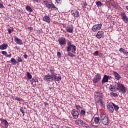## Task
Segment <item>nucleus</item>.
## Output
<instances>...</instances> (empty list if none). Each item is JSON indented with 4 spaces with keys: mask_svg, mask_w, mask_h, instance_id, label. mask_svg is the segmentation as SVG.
I'll list each match as a JSON object with an SVG mask.
<instances>
[{
    "mask_svg": "<svg viewBox=\"0 0 128 128\" xmlns=\"http://www.w3.org/2000/svg\"><path fill=\"white\" fill-rule=\"evenodd\" d=\"M110 94L111 96H114V98H118V94L116 93H114V92H110Z\"/></svg>",
    "mask_w": 128,
    "mask_h": 128,
    "instance_id": "7c9ffc66",
    "label": "nucleus"
},
{
    "mask_svg": "<svg viewBox=\"0 0 128 128\" xmlns=\"http://www.w3.org/2000/svg\"><path fill=\"white\" fill-rule=\"evenodd\" d=\"M101 122L104 126H108V118H105L104 120L101 121Z\"/></svg>",
    "mask_w": 128,
    "mask_h": 128,
    "instance_id": "6ab92c4d",
    "label": "nucleus"
},
{
    "mask_svg": "<svg viewBox=\"0 0 128 128\" xmlns=\"http://www.w3.org/2000/svg\"><path fill=\"white\" fill-rule=\"evenodd\" d=\"M102 24H95L92 26V30L94 32H96L98 30H100L102 28Z\"/></svg>",
    "mask_w": 128,
    "mask_h": 128,
    "instance_id": "20e7f679",
    "label": "nucleus"
},
{
    "mask_svg": "<svg viewBox=\"0 0 128 128\" xmlns=\"http://www.w3.org/2000/svg\"><path fill=\"white\" fill-rule=\"evenodd\" d=\"M8 48V44H3L1 46H0V50H6Z\"/></svg>",
    "mask_w": 128,
    "mask_h": 128,
    "instance_id": "aec40b11",
    "label": "nucleus"
},
{
    "mask_svg": "<svg viewBox=\"0 0 128 128\" xmlns=\"http://www.w3.org/2000/svg\"><path fill=\"white\" fill-rule=\"evenodd\" d=\"M8 34H12V30H10V28H8Z\"/></svg>",
    "mask_w": 128,
    "mask_h": 128,
    "instance_id": "a18cd8bd",
    "label": "nucleus"
},
{
    "mask_svg": "<svg viewBox=\"0 0 128 128\" xmlns=\"http://www.w3.org/2000/svg\"><path fill=\"white\" fill-rule=\"evenodd\" d=\"M43 20L46 22H50V16H45L43 17Z\"/></svg>",
    "mask_w": 128,
    "mask_h": 128,
    "instance_id": "a211bd4d",
    "label": "nucleus"
},
{
    "mask_svg": "<svg viewBox=\"0 0 128 128\" xmlns=\"http://www.w3.org/2000/svg\"><path fill=\"white\" fill-rule=\"evenodd\" d=\"M102 80V75L99 73H98L96 75H95L94 78L92 80V82L94 84H96L98 82Z\"/></svg>",
    "mask_w": 128,
    "mask_h": 128,
    "instance_id": "39448f33",
    "label": "nucleus"
},
{
    "mask_svg": "<svg viewBox=\"0 0 128 128\" xmlns=\"http://www.w3.org/2000/svg\"><path fill=\"white\" fill-rule=\"evenodd\" d=\"M108 82V75H104V78L102 80V84L106 83V82Z\"/></svg>",
    "mask_w": 128,
    "mask_h": 128,
    "instance_id": "f3484780",
    "label": "nucleus"
},
{
    "mask_svg": "<svg viewBox=\"0 0 128 128\" xmlns=\"http://www.w3.org/2000/svg\"><path fill=\"white\" fill-rule=\"evenodd\" d=\"M100 122H102V120H104V118H108L106 115L100 114Z\"/></svg>",
    "mask_w": 128,
    "mask_h": 128,
    "instance_id": "c85d7f7f",
    "label": "nucleus"
},
{
    "mask_svg": "<svg viewBox=\"0 0 128 128\" xmlns=\"http://www.w3.org/2000/svg\"><path fill=\"white\" fill-rule=\"evenodd\" d=\"M10 62H12V64H13V65L16 64V63L18 62H16V59H14V58H12L10 60Z\"/></svg>",
    "mask_w": 128,
    "mask_h": 128,
    "instance_id": "cd10ccee",
    "label": "nucleus"
},
{
    "mask_svg": "<svg viewBox=\"0 0 128 128\" xmlns=\"http://www.w3.org/2000/svg\"><path fill=\"white\" fill-rule=\"evenodd\" d=\"M14 98L16 100H17L18 102H20V98L16 96H14Z\"/></svg>",
    "mask_w": 128,
    "mask_h": 128,
    "instance_id": "f704fd0d",
    "label": "nucleus"
},
{
    "mask_svg": "<svg viewBox=\"0 0 128 128\" xmlns=\"http://www.w3.org/2000/svg\"><path fill=\"white\" fill-rule=\"evenodd\" d=\"M98 101H99L101 106H104V103L102 102V98L100 96H98Z\"/></svg>",
    "mask_w": 128,
    "mask_h": 128,
    "instance_id": "393cba45",
    "label": "nucleus"
},
{
    "mask_svg": "<svg viewBox=\"0 0 128 128\" xmlns=\"http://www.w3.org/2000/svg\"><path fill=\"white\" fill-rule=\"evenodd\" d=\"M58 42H59V44L61 46H64L66 44V38L64 37H61L58 40Z\"/></svg>",
    "mask_w": 128,
    "mask_h": 128,
    "instance_id": "423d86ee",
    "label": "nucleus"
},
{
    "mask_svg": "<svg viewBox=\"0 0 128 128\" xmlns=\"http://www.w3.org/2000/svg\"><path fill=\"white\" fill-rule=\"evenodd\" d=\"M20 112H22V114H23V116H24V108L22 107L20 108Z\"/></svg>",
    "mask_w": 128,
    "mask_h": 128,
    "instance_id": "4c0bfd02",
    "label": "nucleus"
},
{
    "mask_svg": "<svg viewBox=\"0 0 128 128\" xmlns=\"http://www.w3.org/2000/svg\"><path fill=\"white\" fill-rule=\"evenodd\" d=\"M26 10L29 12H32V8H30V6H26Z\"/></svg>",
    "mask_w": 128,
    "mask_h": 128,
    "instance_id": "b1692460",
    "label": "nucleus"
},
{
    "mask_svg": "<svg viewBox=\"0 0 128 128\" xmlns=\"http://www.w3.org/2000/svg\"><path fill=\"white\" fill-rule=\"evenodd\" d=\"M11 32H14V28H12Z\"/></svg>",
    "mask_w": 128,
    "mask_h": 128,
    "instance_id": "13d9d810",
    "label": "nucleus"
},
{
    "mask_svg": "<svg viewBox=\"0 0 128 128\" xmlns=\"http://www.w3.org/2000/svg\"><path fill=\"white\" fill-rule=\"evenodd\" d=\"M124 56H128V52H126L125 51V52H124Z\"/></svg>",
    "mask_w": 128,
    "mask_h": 128,
    "instance_id": "3c124183",
    "label": "nucleus"
},
{
    "mask_svg": "<svg viewBox=\"0 0 128 128\" xmlns=\"http://www.w3.org/2000/svg\"><path fill=\"white\" fill-rule=\"evenodd\" d=\"M24 58H28V54H24Z\"/></svg>",
    "mask_w": 128,
    "mask_h": 128,
    "instance_id": "864d4df0",
    "label": "nucleus"
},
{
    "mask_svg": "<svg viewBox=\"0 0 128 128\" xmlns=\"http://www.w3.org/2000/svg\"><path fill=\"white\" fill-rule=\"evenodd\" d=\"M80 114L82 116H85L86 115V111L84 110H82L80 112Z\"/></svg>",
    "mask_w": 128,
    "mask_h": 128,
    "instance_id": "ea45409f",
    "label": "nucleus"
},
{
    "mask_svg": "<svg viewBox=\"0 0 128 128\" xmlns=\"http://www.w3.org/2000/svg\"><path fill=\"white\" fill-rule=\"evenodd\" d=\"M120 16H122V20H124L126 24H128V16H126V13L122 12L120 13Z\"/></svg>",
    "mask_w": 128,
    "mask_h": 128,
    "instance_id": "1a4fd4ad",
    "label": "nucleus"
},
{
    "mask_svg": "<svg viewBox=\"0 0 128 128\" xmlns=\"http://www.w3.org/2000/svg\"><path fill=\"white\" fill-rule=\"evenodd\" d=\"M34 82H36L34 79H32V80H30L31 84H34Z\"/></svg>",
    "mask_w": 128,
    "mask_h": 128,
    "instance_id": "8fccbe9b",
    "label": "nucleus"
},
{
    "mask_svg": "<svg viewBox=\"0 0 128 128\" xmlns=\"http://www.w3.org/2000/svg\"><path fill=\"white\" fill-rule=\"evenodd\" d=\"M62 80V76H58L56 78V76L54 74H48L47 75L44 76V80L46 82H60Z\"/></svg>",
    "mask_w": 128,
    "mask_h": 128,
    "instance_id": "f257e3e1",
    "label": "nucleus"
},
{
    "mask_svg": "<svg viewBox=\"0 0 128 128\" xmlns=\"http://www.w3.org/2000/svg\"><path fill=\"white\" fill-rule=\"evenodd\" d=\"M112 104L113 105L114 110L116 112H118V108H120V107H118V105H116V104H114V103H112Z\"/></svg>",
    "mask_w": 128,
    "mask_h": 128,
    "instance_id": "bb28decb",
    "label": "nucleus"
},
{
    "mask_svg": "<svg viewBox=\"0 0 128 128\" xmlns=\"http://www.w3.org/2000/svg\"><path fill=\"white\" fill-rule=\"evenodd\" d=\"M113 74L116 80H120V79L122 78V76H120V74H118V72L114 71L113 72Z\"/></svg>",
    "mask_w": 128,
    "mask_h": 128,
    "instance_id": "dca6fc26",
    "label": "nucleus"
},
{
    "mask_svg": "<svg viewBox=\"0 0 128 128\" xmlns=\"http://www.w3.org/2000/svg\"><path fill=\"white\" fill-rule=\"evenodd\" d=\"M84 6H88V4L86 3H85L84 4Z\"/></svg>",
    "mask_w": 128,
    "mask_h": 128,
    "instance_id": "6e6d98bb",
    "label": "nucleus"
},
{
    "mask_svg": "<svg viewBox=\"0 0 128 128\" xmlns=\"http://www.w3.org/2000/svg\"><path fill=\"white\" fill-rule=\"evenodd\" d=\"M66 30L67 32H70V34H72V32H74V26H69L67 27Z\"/></svg>",
    "mask_w": 128,
    "mask_h": 128,
    "instance_id": "4468645a",
    "label": "nucleus"
},
{
    "mask_svg": "<svg viewBox=\"0 0 128 128\" xmlns=\"http://www.w3.org/2000/svg\"><path fill=\"white\" fill-rule=\"evenodd\" d=\"M26 76L28 80H32V76L30 73V72H26Z\"/></svg>",
    "mask_w": 128,
    "mask_h": 128,
    "instance_id": "a878e982",
    "label": "nucleus"
},
{
    "mask_svg": "<svg viewBox=\"0 0 128 128\" xmlns=\"http://www.w3.org/2000/svg\"><path fill=\"white\" fill-rule=\"evenodd\" d=\"M56 2H58V4H60V2H62V0H56Z\"/></svg>",
    "mask_w": 128,
    "mask_h": 128,
    "instance_id": "09e8293b",
    "label": "nucleus"
},
{
    "mask_svg": "<svg viewBox=\"0 0 128 128\" xmlns=\"http://www.w3.org/2000/svg\"><path fill=\"white\" fill-rule=\"evenodd\" d=\"M68 56H71L72 58H74V56H76V55L72 54V53L70 52H68Z\"/></svg>",
    "mask_w": 128,
    "mask_h": 128,
    "instance_id": "473e14b6",
    "label": "nucleus"
},
{
    "mask_svg": "<svg viewBox=\"0 0 128 128\" xmlns=\"http://www.w3.org/2000/svg\"><path fill=\"white\" fill-rule=\"evenodd\" d=\"M68 46L66 47V52H70L72 48V52L76 54V46L72 44V42L68 41L67 42Z\"/></svg>",
    "mask_w": 128,
    "mask_h": 128,
    "instance_id": "f03ea898",
    "label": "nucleus"
},
{
    "mask_svg": "<svg viewBox=\"0 0 128 128\" xmlns=\"http://www.w3.org/2000/svg\"><path fill=\"white\" fill-rule=\"evenodd\" d=\"M8 6H10V4H9Z\"/></svg>",
    "mask_w": 128,
    "mask_h": 128,
    "instance_id": "680f3d73",
    "label": "nucleus"
},
{
    "mask_svg": "<svg viewBox=\"0 0 128 128\" xmlns=\"http://www.w3.org/2000/svg\"><path fill=\"white\" fill-rule=\"evenodd\" d=\"M119 52H123V54H124V52H126V50L124 48H120L119 50Z\"/></svg>",
    "mask_w": 128,
    "mask_h": 128,
    "instance_id": "72a5a7b5",
    "label": "nucleus"
},
{
    "mask_svg": "<svg viewBox=\"0 0 128 128\" xmlns=\"http://www.w3.org/2000/svg\"><path fill=\"white\" fill-rule=\"evenodd\" d=\"M34 2H38V0H34Z\"/></svg>",
    "mask_w": 128,
    "mask_h": 128,
    "instance_id": "4d7b16f0",
    "label": "nucleus"
},
{
    "mask_svg": "<svg viewBox=\"0 0 128 128\" xmlns=\"http://www.w3.org/2000/svg\"><path fill=\"white\" fill-rule=\"evenodd\" d=\"M14 40L17 44H19L20 46H22V40L18 38V37H14Z\"/></svg>",
    "mask_w": 128,
    "mask_h": 128,
    "instance_id": "f8f14e48",
    "label": "nucleus"
},
{
    "mask_svg": "<svg viewBox=\"0 0 128 128\" xmlns=\"http://www.w3.org/2000/svg\"><path fill=\"white\" fill-rule=\"evenodd\" d=\"M100 120V117H96L94 118V122L95 124H98Z\"/></svg>",
    "mask_w": 128,
    "mask_h": 128,
    "instance_id": "c756f323",
    "label": "nucleus"
},
{
    "mask_svg": "<svg viewBox=\"0 0 128 128\" xmlns=\"http://www.w3.org/2000/svg\"><path fill=\"white\" fill-rule=\"evenodd\" d=\"M43 0V2H46V0Z\"/></svg>",
    "mask_w": 128,
    "mask_h": 128,
    "instance_id": "bf43d9fd",
    "label": "nucleus"
},
{
    "mask_svg": "<svg viewBox=\"0 0 128 128\" xmlns=\"http://www.w3.org/2000/svg\"><path fill=\"white\" fill-rule=\"evenodd\" d=\"M0 120L2 124H4L6 128H8V121H6V120H4L2 118H0Z\"/></svg>",
    "mask_w": 128,
    "mask_h": 128,
    "instance_id": "2eb2a0df",
    "label": "nucleus"
},
{
    "mask_svg": "<svg viewBox=\"0 0 128 128\" xmlns=\"http://www.w3.org/2000/svg\"><path fill=\"white\" fill-rule=\"evenodd\" d=\"M28 30H30V32L32 30V27H28Z\"/></svg>",
    "mask_w": 128,
    "mask_h": 128,
    "instance_id": "de8ad7c7",
    "label": "nucleus"
},
{
    "mask_svg": "<svg viewBox=\"0 0 128 128\" xmlns=\"http://www.w3.org/2000/svg\"><path fill=\"white\" fill-rule=\"evenodd\" d=\"M126 10H127V12H128V6H126Z\"/></svg>",
    "mask_w": 128,
    "mask_h": 128,
    "instance_id": "5fc2aeb1",
    "label": "nucleus"
},
{
    "mask_svg": "<svg viewBox=\"0 0 128 128\" xmlns=\"http://www.w3.org/2000/svg\"><path fill=\"white\" fill-rule=\"evenodd\" d=\"M2 54L5 56L6 58H10L12 56V54L10 53L9 54H8V53L6 51H2Z\"/></svg>",
    "mask_w": 128,
    "mask_h": 128,
    "instance_id": "412c9836",
    "label": "nucleus"
},
{
    "mask_svg": "<svg viewBox=\"0 0 128 128\" xmlns=\"http://www.w3.org/2000/svg\"><path fill=\"white\" fill-rule=\"evenodd\" d=\"M71 114L74 118H78V110H76V109H74L72 110L71 112Z\"/></svg>",
    "mask_w": 128,
    "mask_h": 128,
    "instance_id": "6e6552de",
    "label": "nucleus"
},
{
    "mask_svg": "<svg viewBox=\"0 0 128 128\" xmlns=\"http://www.w3.org/2000/svg\"><path fill=\"white\" fill-rule=\"evenodd\" d=\"M72 14H74V16L76 18H78L80 16V12L78 10H73L72 11Z\"/></svg>",
    "mask_w": 128,
    "mask_h": 128,
    "instance_id": "ddd939ff",
    "label": "nucleus"
},
{
    "mask_svg": "<svg viewBox=\"0 0 128 128\" xmlns=\"http://www.w3.org/2000/svg\"><path fill=\"white\" fill-rule=\"evenodd\" d=\"M51 74H54V68H50V69Z\"/></svg>",
    "mask_w": 128,
    "mask_h": 128,
    "instance_id": "e433bc0d",
    "label": "nucleus"
},
{
    "mask_svg": "<svg viewBox=\"0 0 128 128\" xmlns=\"http://www.w3.org/2000/svg\"><path fill=\"white\" fill-rule=\"evenodd\" d=\"M57 56L58 58H62V53H60V52H57Z\"/></svg>",
    "mask_w": 128,
    "mask_h": 128,
    "instance_id": "c9c22d12",
    "label": "nucleus"
},
{
    "mask_svg": "<svg viewBox=\"0 0 128 128\" xmlns=\"http://www.w3.org/2000/svg\"><path fill=\"white\" fill-rule=\"evenodd\" d=\"M96 4L97 6L100 7V6H102V2H100V1H98V2H96Z\"/></svg>",
    "mask_w": 128,
    "mask_h": 128,
    "instance_id": "2f4dec72",
    "label": "nucleus"
},
{
    "mask_svg": "<svg viewBox=\"0 0 128 128\" xmlns=\"http://www.w3.org/2000/svg\"><path fill=\"white\" fill-rule=\"evenodd\" d=\"M98 92H102V91H99Z\"/></svg>",
    "mask_w": 128,
    "mask_h": 128,
    "instance_id": "052dcab7",
    "label": "nucleus"
},
{
    "mask_svg": "<svg viewBox=\"0 0 128 128\" xmlns=\"http://www.w3.org/2000/svg\"><path fill=\"white\" fill-rule=\"evenodd\" d=\"M75 124H84V121L80 119H78L75 121Z\"/></svg>",
    "mask_w": 128,
    "mask_h": 128,
    "instance_id": "5701e85b",
    "label": "nucleus"
},
{
    "mask_svg": "<svg viewBox=\"0 0 128 128\" xmlns=\"http://www.w3.org/2000/svg\"><path fill=\"white\" fill-rule=\"evenodd\" d=\"M116 90H119L122 94H125L126 92V88L122 84H118L116 85Z\"/></svg>",
    "mask_w": 128,
    "mask_h": 128,
    "instance_id": "7ed1b4c3",
    "label": "nucleus"
},
{
    "mask_svg": "<svg viewBox=\"0 0 128 128\" xmlns=\"http://www.w3.org/2000/svg\"><path fill=\"white\" fill-rule=\"evenodd\" d=\"M110 90H111V92H116V87L114 86L110 85L109 86Z\"/></svg>",
    "mask_w": 128,
    "mask_h": 128,
    "instance_id": "4be33fe9",
    "label": "nucleus"
},
{
    "mask_svg": "<svg viewBox=\"0 0 128 128\" xmlns=\"http://www.w3.org/2000/svg\"><path fill=\"white\" fill-rule=\"evenodd\" d=\"M46 6L47 8H50V10H58V8L56 7V6L54 4H46Z\"/></svg>",
    "mask_w": 128,
    "mask_h": 128,
    "instance_id": "9b49d317",
    "label": "nucleus"
},
{
    "mask_svg": "<svg viewBox=\"0 0 128 128\" xmlns=\"http://www.w3.org/2000/svg\"><path fill=\"white\" fill-rule=\"evenodd\" d=\"M75 106H76V110H82V107L80 105L77 106L76 104Z\"/></svg>",
    "mask_w": 128,
    "mask_h": 128,
    "instance_id": "58836bf2",
    "label": "nucleus"
},
{
    "mask_svg": "<svg viewBox=\"0 0 128 128\" xmlns=\"http://www.w3.org/2000/svg\"><path fill=\"white\" fill-rule=\"evenodd\" d=\"M104 32L102 30H100L98 31L96 36L97 38H98V40H100V38H104Z\"/></svg>",
    "mask_w": 128,
    "mask_h": 128,
    "instance_id": "0eeeda50",
    "label": "nucleus"
},
{
    "mask_svg": "<svg viewBox=\"0 0 128 128\" xmlns=\"http://www.w3.org/2000/svg\"><path fill=\"white\" fill-rule=\"evenodd\" d=\"M108 108L110 112H111V114H112L114 112V105L112 104V103L108 104L107 105Z\"/></svg>",
    "mask_w": 128,
    "mask_h": 128,
    "instance_id": "9d476101",
    "label": "nucleus"
},
{
    "mask_svg": "<svg viewBox=\"0 0 128 128\" xmlns=\"http://www.w3.org/2000/svg\"><path fill=\"white\" fill-rule=\"evenodd\" d=\"M84 126L86 127V128H88V125L84 122L83 123Z\"/></svg>",
    "mask_w": 128,
    "mask_h": 128,
    "instance_id": "49530a36",
    "label": "nucleus"
},
{
    "mask_svg": "<svg viewBox=\"0 0 128 128\" xmlns=\"http://www.w3.org/2000/svg\"><path fill=\"white\" fill-rule=\"evenodd\" d=\"M107 78L108 80H110L112 78V76H107Z\"/></svg>",
    "mask_w": 128,
    "mask_h": 128,
    "instance_id": "603ef678",
    "label": "nucleus"
},
{
    "mask_svg": "<svg viewBox=\"0 0 128 128\" xmlns=\"http://www.w3.org/2000/svg\"><path fill=\"white\" fill-rule=\"evenodd\" d=\"M94 56H98V51H96L94 53Z\"/></svg>",
    "mask_w": 128,
    "mask_h": 128,
    "instance_id": "a19ab883",
    "label": "nucleus"
},
{
    "mask_svg": "<svg viewBox=\"0 0 128 128\" xmlns=\"http://www.w3.org/2000/svg\"><path fill=\"white\" fill-rule=\"evenodd\" d=\"M52 126L53 128H59L58 125H56V124H53L52 125Z\"/></svg>",
    "mask_w": 128,
    "mask_h": 128,
    "instance_id": "79ce46f5",
    "label": "nucleus"
},
{
    "mask_svg": "<svg viewBox=\"0 0 128 128\" xmlns=\"http://www.w3.org/2000/svg\"><path fill=\"white\" fill-rule=\"evenodd\" d=\"M4 8V4H2L0 3V8Z\"/></svg>",
    "mask_w": 128,
    "mask_h": 128,
    "instance_id": "c03bdc74",
    "label": "nucleus"
},
{
    "mask_svg": "<svg viewBox=\"0 0 128 128\" xmlns=\"http://www.w3.org/2000/svg\"><path fill=\"white\" fill-rule=\"evenodd\" d=\"M18 62H22V58H18Z\"/></svg>",
    "mask_w": 128,
    "mask_h": 128,
    "instance_id": "37998d69",
    "label": "nucleus"
}]
</instances>
